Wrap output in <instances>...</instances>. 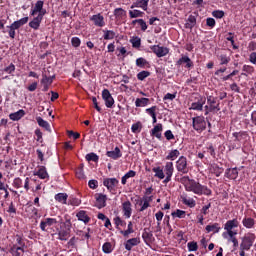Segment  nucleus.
Returning <instances> with one entry per match:
<instances>
[{"instance_id":"f257e3e1","label":"nucleus","mask_w":256,"mask_h":256,"mask_svg":"<svg viewBox=\"0 0 256 256\" xmlns=\"http://www.w3.org/2000/svg\"><path fill=\"white\" fill-rule=\"evenodd\" d=\"M180 183L184 185L185 190L194 193L195 195H211L212 191L205 185L190 179L189 176H184L180 178Z\"/></svg>"},{"instance_id":"f03ea898","label":"nucleus","mask_w":256,"mask_h":256,"mask_svg":"<svg viewBox=\"0 0 256 256\" xmlns=\"http://www.w3.org/2000/svg\"><path fill=\"white\" fill-rule=\"evenodd\" d=\"M152 171L155 173L154 177H157L158 179H164L163 183L167 184L169 181H171V177H173V162H168L165 165L164 170L158 166L152 168Z\"/></svg>"},{"instance_id":"7ed1b4c3","label":"nucleus","mask_w":256,"mask_h":256,"mask_svg":"<svg viewBox=\"0 0 256 256\" xmlns=\"http://www.w3.org/2000/svg\"><path fill=\"white\" fill-rule=\"evenodd\" d=\"M192 127L197 133H203L207 129V121L205 116L200 115L192 118Z\"/></svg>"},{"instance_id":"20e7f679","label":"nucleus","mask_w":256,"mask_h":256,"mask_svg":"<svg viewBox=\"0 0 256 256\" xmlns=\"http://www.w3.org/2000/svg\"><path fill=\"white\" fill-rule=\"evenodd\" d=\"M255 234L248 233L242 238V242L240 244L241 251H249L253 247V243H255Z\"/></svg>"},{"instance_id":"39448f33","label":"nucleus","mask_w":256,"mask_h":256,"mask_svg":"<svg viewBox=\"0 0 256 256\" xmlns=\"http://www.w3.org/2000/svg\"><path fill=\"white\" fill-rule=\"evenodd\" d=\"M207 103V98L198 95L195 97V101L191 103L189 111H203V106Z\"/></svg>"},{"instance_id":"423d86ee","label":"nucleus","mask_w":256,"mask_h":256,"mask_svg":"<svg viewBox=\"0 0 256 256\" xmlns=\"http://www.w3.org/2000/svg\"><path fill=\"white\" fill-rule=\"evenodd\" d=\"M102 99L105 102V106L108 109H113V106L115 105V99L111 95V92L109 91V89H104L102 91Z\"/></svg>"},{"instance_id":"0eeeda50","label":"nucleus","mask_w":256,"mask_h":256,"mask_svg":"<svg viewBox=\"0 0 256 256\" xmlns=\"http://www.w3.org/2000/svg\"><path fill=\"white\" fill-rule=\"evenodd\" d=\"M150 49L152 53H154V55H156V57H159V58L169 55V48L167 47L152 45L150 46Z\"/></svg>"},{"instance_id":"6e6552de","label":"nucleus","mask_w":256,"mask_h":256,"mask_svg":"<svg viewBox=\"0 0 256 256\" xmlns=\"http://www.w3.org/2000/svg\"><path fill=\"white\" fill-rule=\"evenodd\" d=\"M207 103L210 105V111H214V113H218V111H221V104L217 102V97L214 96H207Z\"/></svg>"},{"instance_id":"1a4fd4ad","label":"nucleus","mask_w":256,"mask_h":256,"mask_svg":"<svg viewBox=\"0 0 256 256\" xmlns=\"http://www.w3.org/2000/svg\"><path fill=\"white\" fill-rule=\"evenodd\" d=\"M199 14L197 12H194L193 14L189 15L186 19V23L184 24L185 29L193 30L195 25H197V17Z\"/></svg>"},{"instance_id":"9d476101","label":"nucleus","mask_w":256,"mask_h":256,"mask_svg":"<svg viewBox=\"0 0 256 256\" xmlns=\"http://www.w3.org/2000/svg\"><path fill=\"white\" fill-rule=\"evenodd\" d=\"M142 9V11H147L149 9V0H134L131 4L130 9Z\"/></svg>"},{"instance_id":"9b49d317","label":"nucleus","mask_w":256,"mask_h":256,"mask_svg":"<svg viewBox=\"0 0 256 256\" xmlns=\"http://www.w3.org/2000/svg\"><path fill=\"white\" fill-rule=\"evenodd\" d=\"M43 89L42 91L47 92L49 91V87H51V85H53V78H49V76H47V74L42 73V79L40 81Z\"/></svg>"},{"instance_id":"f8f14e48","label":"nucleus","mask_w":256,"mask_h":256,"mask_svg":"<svg viewBox=\"0 0 256 256\" xmlns=\"http://www.w3.org/2000/svg\"><path fill=\"white\" fill-rule=\"evenodd\" d=\"M96 207L98 209H103V207H107V195L105 194H96Z\"/></svg>"},{"instance_id":"ddd939ff","label":"nucleus","mask_w":256,"mask_h":256,"mask_svg":"<svg viewBox=\"0 0 256 256\" xmlns=\"http://www.w3.org/2000/svg\"><path fill=\"white\" fill-rule=\"evenodd\" d=\"M104 187H107L108 191H113L116 185H119V180L117 178H105L103 180Z\"/></svg>"},{"instance_id":"4468645a","label":"nucleus","mask_w":256,"mask_h":256,"mask_svg":"<svg viewBox=\"0 0 256 256\" xmlns=\"http://www.w3.org/2000/svg\"><path fill=\"white\" fill-rule=\"evenodd\" d=\"M53 225H57V219L46 218L40 222V229L41 231H47V227H53Z\"/></svg>"},{"instance_id":"2eb2a0df","label":"nucleus","mask_w":256,"mask_h":256,"mask_svg":"<svg viewBox=\"0 0 256 256\" xmlns=\"http://www.w3.org/2000/svg\"><path fill=\"white\" fill-rule=\"evenodd\" d=\"M185 65L186 69H191L193 68L194 64H193V60H191V58H189V56H185L183 55L177 62L176 65L181 66V65Z\"/></svg>"},{"instance_id":"dca6fc26","label":"nucleus","mask_w":256,"mask_h":256,"mask_svg":"<svg viewBox=\"0 0 256 256\" xmlns=\"http://www.w3.org/2000/svg\"><path fill=\"white\" fill-rule=\"evenodd\" d=\"M163 131V124H157L156 126H154V128L150 131V135L152 137H156V139H159V141H161V139H163V135L161 134Z\"/></svg>"},{"instance_id":"f3484780","label":"nucleus","mask_w":256,"mask_h":256,"mask_svg":"<svg viewBox=\"0 0 256 256\" xmlns=\"http://www.w3.org/2000/svg\"><path fill=\"white\" fill-rule=\"evenodd\" d=\"M96 27H105V17L101 14H95L90 18Z\"/></svg>"},{"instance_id":"a211bd4d","label":"nucleus","mask_w":256,"mask_h":256,"mask_svg":"<svg viewBox=\"0 0 256 256\" xmlns=\"http://www.w3.org/2000/svg\"><path fill=\"white\" fill-rule=\"evenodd\" d=\"M142 239L146 245L153 243V232L149 228H144Z\"/></svg>"},{"instance_id":"6ab92c4d","label":"nucleus","mask_w":256,"mask_h":256,"mask_svg":"<svg viewBox=\"0 0 256 256\" xmlns=\"http://www.w3.org/2000/svg\"><path fill=\"white\" fill-rule=\"evenodd\" d=\"M122 211H123L124 217H126V219L131 218V214L133 213V208H131V202L130 201L123 202Z\"/></svg>"},{"instance_id":"aec40b11","label":"nucleus","mask_w":256,"mask_h":256,"mask_svg":"<svg viewBox=\"0 0 256 256\" xmlns=\"http://www.w3.org/2000/svg\"><path fill=\"white\" fill-rule=\"evenodd\" d=\"M107 157H110V159L117 160L120 157H122L123 153H121V149L119 146H116L113 150L106 152Z\"/></svg>"},{"instance_id":"412c9836","label":"nucleus","mask_w":256,"mask_h":256,"mask_svg":"<svg viewBox=\"0 0 256 256\" xmlns=\"http://www.w3.org/2000/svg\"><path fill=\"white\" fill-rule=\"evenodd\" d=\"M139 243H141V240L139 238H131L125 242L124 247L126 251H131V249H133V247H137Z\"/></svg>"},{"instance_id":"4be33fe9","label":"nucleus","mask_w":256,"mask_h":256,"mask_svg":"<svg viewBox=\"0 0 256 256\" xmlns=\"http://www.w3.org/2000/svg\"><path fill=\"white\" fill-rule=\"evenodd\" d=\"M217 59L220 61V65H229L231 62V57L227 55L226 52H219L217 54Z\"/></svg>"},{"instance_id":"5701e85b","label":"nucleus","mask_w":256,"mask_h":256,"mask_svg":"<svg viewBox=\"0 0 256 256\" xmlns=\"http://www.w3.org/2000/svg\"><path fill=\"white\" fill-rule=\"evenodd\" d=\"M237 227H239V221L237 219L228 220L224 225V229L227 232L233 231Z\"/></svg>"},{"instance_id":"b1692460","label":"nucleus","mask_w":256,"mask_h":256,"mask_svg":"<svg viewBox=\"0 0 256 256\" xmlns=\"http://www.w3.org/2000/svg\"><path fill=\"white\" fill-rule=\"evenodd\" d=\"M113 14L117 21H121V19L127 17V11L123 8H115Z\"/></svg>"},{"instance_id":"393cba45","label":"nucleus","mask_w":256,"mask_h":256,"mask_svg":"<svg viewBox=\"0 0 256 256\" xmlns=\"http://www.w3.org/2000/svg\"><path fill=\"white\" fill-rule=\"evenodd\" d=\"M45 2L43 0H38L35 5L34 8L30 11V15L32 17H35V15H37L38 11H41L42 8L44 7Z\"/></svg>"},{"instance_id":"a878e982","label":"nucleus","mask_w":256,"mask_h":256,"mask_svg":"<svg viewBox=\"0 0 256 256\" xmlns=\"http://www.w3.org/2000/svg\"><path fill=\"white\" fill-rule=\"evenodd\" d=\"M23 117H25V110L23 109H20L17 112L11 113L9 115V119H11V121H19L23 119Z\"/></svg>"},{"instance_id":"bb28decb","label":"nucleus","mask_w":256,"mask_h":256,"mask_svg":"<svg viewBox=\"0 0 256 256\" xmlns=\"http://www.w3.org/2000/svg\"><path fill=\"white\" fill-rule=\"evenodd\" d=\"M136 66L140 69H149L151 67V64H149V61H147V59L140 57L136 59Z\"/></svg>"},{"instance_id":"cd10ccee","label":"nucleus","mask_w":256,"mask_h":256,"mask_svg":"<svg viewBox=\"0 0 256 256\" xmlns=\"http://www.w3.org/2000/svg\"><path fill=\"white\" fill-rule=\"evenodd\" d=\"M78 221H82L83 223L87 224L91 221V218L87 215L85 210H81L76 214Z\"/></svg>"},{"instance_id":"c85d7f7f","label":"nucleus","mask_w":256,"mask_h":256,"mask_svg":"<svg viewBox=\"0 0 256 256\" xmlns=\"http://www.w3.org/2000/svg\"><path fill=\"white\" fill-rule=\"evenodd\" d=\"M34 175H37L39 179H47L49 177V174L47 173V169L45 166H41L34 172Z\"/></svg>"},{"instance_id":"c756f323","label":"nucleus","mask_w":256,"mask_h":256,"mask_svg":"<svg viewBox=\"0 0 256 256\" xmlns=\"http://www.w3.org/2000/svg\"><path fill=\"white\" fill-rule=\"evenodd\" d=\"M43 20H41V18H38L37 16L34 17L30 22H29V27L31 29H34V31L39 30V28L41 27V22Z\"/></svg>"},{"instance_id":"7c9ffc66","label":"nucleus","mask_w":256,"mask_h":256,"mask_svg":"<svg viewBox=\"0 0 256 256\" xmlns=\"http://www.w3.org/2000/svg\"><path fill=\"white\" fill-rule=\"evenodd\" d=\"M55 201L58 203H62V205H67V199H69V195L67 193H58L54 197Z\"/></svg>"},{"instance_id":"2f4dec72","label":"nucleus","mask_w":256,"mask_h":256,"mask_svg":"<svg viewBox=\"0 0 256 256\" xmlns=\"http://www.w3.org/2000/svg\"><path fill=\"white\" fill-rule=\"evenodd\" d=\"M129 17L130 19H138V17H145V12L141 10H137L133 8V10H129Z\"/></svg>"},{"instance_id":"473e14b6","label":"nucleus","mask_w":256,"mask_h":256,"mask_svg":"<svg viewBox=\"0 0 256 256\" xmlns=\"http://www.w3.org/2000/svg\"><path fill=\"white\" fill-rule=\"evenodd\" d=\"M242 76L243 77H247V75H253L255 73V67L251 66V65H247L245 64L243 67H242Z\"/></svg>"},{"instance_id":"72a5a7b5","label":"nucleus","mask_w":256,"mask_h":256,"mask_svg":"<svg viewBox=\"0 0 256 256\" xmlns=\"http://www.w3.org/2000/svg\"><path fill=\"white\" fill-rule=\"evenodd\" d=\"M242 225H244L246 229H253L255 227V219L246 217L242 220Z\"/></svg>"},{"instance_id":"f704fd0d","label":"nucleus","mask_w":256,"mask_h":256,"mask_svg":"<svg viewBox=\"0 0 256 256\" xmlns=\"http://www.w3.org/2000/svg\"><path fill=\"white\" fill-rule=\"evenodd\" d=\"M151 103V100L149 98H137L135 101L136 107H147Z\"/></svg>"},{"instance_id":"c9c22d12","label":"nucleus","mask_w":256,"mask_h":256,"mask_svg":"<svg viewBox=\"0 0 256 256\" xmlns=\"http://www.w3.org/2000/svg\"><path fill=\"white\" fill-rule=\"evenodd\" d=\"M102 31L104 33L103 39L105 41H111L113 40L114 37H117V34L113 30H102Z\"/></svg>"},{"instance_id":"e433bc0d","label":"nucleus","mask_w":256,"mask_h":256,"mask_svg":"<svg viewBox=\"0 0 256 256\" xmlns=\"http://www.w3.org/2000/svg\"><path fill=\"white\" fill-rule=\"evenodd\" d=\"M36 121H37L39 127H43V129H45L46 131H51V125H49V122L45 121L41 117H37Z\"/></svg>"},{"instance_id":"4c0bfd02","label":"nucleus","mask_w":256,"mask_h":256,"mask_svg":"<svg viewBox=\"0 0 256 256\" xmlns=\"http://www.w3.org/2000/svg\"><path fill=\"white\" fill-rule=\"evenodd\" d=\"M10 253L13 256H22L25 253V250L21 247H17V245H13L10 249Z\"/></svg>"},{"instance_id":"58836bf2","label":"nucleus","mask_w":256,"mask_h":256,"mask_svg":"<svg viewBox=\"0 0 256 256\" xmlns=\"http://www.w3.org/2000/svg\"><path fill=\"white\" fill-rule=\"evenodd\" d=\"M206 231H207V233H211L212 231H213V233H219V231H221V226H219V223L207 225Z\"/></svg>"},{"instance_id":"ea45409f","label":"nucleus","mask_w":256,"mask_h":256,"mask_svg":"<svg viewBox=\"0 0 256 256\" xmlns=\"http://www.w3.org/2000/svg\"><path fill=\"white\" fill-rule=\"evenodd\" d=\"M140 205H142L141 208L139 209L140 212H143L146 209H149V207H151V204H149V197L144 196L140 201Z\"/></svg>"},{"instance_id":"a19ab883","label":"nucleus","mask_w":256,"mask_h":256,"mask_svg":"<svg viewBox=\"0 0 256 256\" xmlns=\"http://www.w3.org/2000/svg\"><path fill=\"white\" fill-rule=\"evenodd\" d=\"M177 170L181 173H188L187 161H177Z\"/></svg>"},{"instance_id":"79ce46f5","label":"nucleus","mask_w":256,"mask_h":256,"mask_svg":"<svg viewBox=\"0 0 256 256\" xmlns=\"http://www.w3.org/2000/svg\"><path fill=\"white\" fill-rule=\"evenodd\" d=\"M135 175H137V172L130 170L128 171L121 180L122 185H126L127 184V179H131V177H135Z\"/></svg>"},{"instance_id":"37998d69","label":"nucleus","mask_w":256,"mask_h":256,"mask_svg":"<svg viewBox=\"0 0 256 256\" xmlns=\"http://www.w3.org/2000/svg\"><path fill=\"white\" fill-rule=\"evenodd\" d=\"M121 235H123L124 237H129V235H131V233H135V230H133V222H129L128 223V229L125 231H120Z\"/></svg>"},{"instance_id":"c03bdc74","label":"nucleus","mask_w":256,"mask_h":256,"mask_svg":"<svg viewBox=\"0 0 256 256\" xmlns=\"http://www.w3.org/2000/svg\"><path fill=\"white\" fill-rule=\"evenodd\" d=\"M179 155H181V152H179V150L175 149L172 150L166 157V159L170 160V161H175V159H177V157H179Z\"/></svg>"},{"instance_id":"a18cd8bd","label":"nucleus","mask_w":256,"mask_h":256,"mask_svg":"<svg viewBox=\"0 0 256 256\" xmlns=\"http://www.w3.org/2000/svg\"><path fill=\"white\" fill-rule=\"evenodd\" d=\"M227 175L229 179H237L239 172L237 171V168H229L227 169Z\"/></svg>"},{"instance_id":"49530a36","label":"nucleus","mask_w":256,"mask_h":256,"mask_svg":"<svg viewBox=\"0 0 256 256\" xmlns=\"http://www.w3.org/2000/svg\"><path fill=\"white\" fill-rule=\"evenodd\" d=\"M182 203L190 208H193L196 205V202L193 198L188 199L187 197H182Z\"/></svg>"},{"instance_id":"de8ad7c7","label":"nucleus","mask_w":256,"mask_h":256,"mask_svg":"<svg viewBox=\"0 0 256 256\" xmlns=\"http://www.w3.org/2000/svg\"><path fill=\"white\" fill-rule=\"evenodd\" d=\"M150 76H151V72L143 70L137 74V79L138 81H145V79H147V77H150Z\"/></svg>"},{"instance_id":"09e8293b","label":"nucleus","mask_w":256,"mask_h":256,"mask_svg":"<svg viewBox=\"0 0 256 256\" xmlns=\"http://www.w3.org/2000/svg\"><path fill=\"white\" fill-rule=\"evenodd\" d=\"M58 239L60 241H67L69 239V231L67 230H61L58 232Z\"/></svg>"},{"instance_id":"8fccbe9b","label":"nucleus","mask_w":256,"mask_h":256,"mask_svg":"<svg viewBox=\"0 0 256 256\" xmlns=\"http://www.w3.org/2000/svg\"><path fill=\"white\" fill-rule=\"evenodd\" d=\"M102 251L106 254L113 253V245L110 242H105L102 246Z\"/></svg>"},{"instance_id":"3c124183","label":"nucleus","mask_w":256,"mask_h":256,"mask_svg":"<svg viewBox=\"0 0 256 256\" xmlns=\"http://www.w3.org/2000/svg\"><path fill=\"white\" fill-rule=\"evenodd\" d=\"M68 205H72L73 207H79V205H81V199L70 196Z\"/></svg>"},{"instance_id":"603ef678","label":"nucleus","mask_w":256,"mask_h":256,"mask_svg":"<svg viewBox=\"0 0 256 256\" xmlns=\"http://www.w3.org/2000/svg\"><path fill=\"white\" fill-rule=\"evenodd\" d=\"M232 135L233 137H235L234 143H240L241 137H245V135H247V132H234Z\"/></svg>"},{"instance_id":"864d4df0","label":"nucleus","mask_w":256,"mask_h":256,"mask_svg":"<svg viewBox=\"0 0 256 256\" xmlns=\"http://www.w3.org/2000/svg\"><path fill=\"white\" fill-rule=\"evenodd\" d=\"M86 161H99V155H97L95 152L88 153L85 156Z\"/></svg>"},{"instance_id":"5fc2aeb1","label":"nucleus","mask_w":256,"mask_h":256,"mask_svg":"<svg viewBox=\"0 0 256 256\" xmlns=\"http://www.w3.org/2000/svg\"><path fill=\"white\" fill-rule=\"evenodd\" d=\"M185 211L177 209L176 211L172 212V217H178V219H184L185 218Z\"/></svg>"},{"instance_id":"6e6d98bb","label":"nucleus","mask_w":256,"mask_h":256,"mask_svg":"<svg viewBox=\"0 0 256 256\" xmlns=\"http://www.w3.org/2000/svg\"><path fill=\"white\" fill-rule=\"evenodd\" d=\"M114 223H115L117 228L119 226L120 227H125V225H127V222H125V220H122L121 217H119V216L114 218Z\"/></svg>"},{"instance_id":"4d7b16f0","label":"nucleus","mask_w":256,"mask_h":256,"mask_svg":"<svg viewBox=\"0 0 256 256\" xmlns=\"http://www.w3.org/2000/svg\"><path fill=\"white\" fill-rule=\"evenodd\" d=\"M141 122H137L132 124L131 131L132 133H141Z\"/></svg>"},{"instance_id":"13d9d810","label":"nucleus","mask_w":256,"mask_h":256,"mask_svg":"<svg viewBox=\"0 0 256 256\" xmlns=\"http://www.w3.org/2000/svg\"><path fill=\"white\" fill-rule=\"evenodd\" d=\"M235 235H237V231H233V230H230L228 232H223L222 234L224 239H227V237H229V239L236 238Z\"/></svg>"},{"instance_id":"bf43d9fd","label":"nucleus","mask_w":256,"mask_h":256,"mask_svg":"<svg viewBox=\"0 0 256 256\" xmlns=\"http://www.w3.org/2000/svg\"><path fill=\"white\" fill-rule=\"evenodd\" d=\"M215 19H223L225 17V12L222 10H215L212 12Z\"/></svg>"},{"instance_id":"052dcab7","label":"nucleus","mask_w":256,"mask_h":256,"mask_svg":"<svg viewBox=\"0 0 256 256\" xmlns=\"http://www.w3.org/2000/svg\"><path fill=\"white\" fill-rule=\"evenodd\" d=\"M71 45L72 47H81V39L79 37H72L71 39Z\"/></svg>"},{"instance_id":"680f3d73","label":"nucleus","mask_w":256,"mask_h":256,"mask_svg":"<svg viewBox=\"0 0 256 256\" xmlns=\"http://www.w3.org/2000/svg\"><path fill=\"white\" fill-rule=\"evenodd\" d=\"M156 111H157V106H152V107L147 108V109L145 110V112H146L148 115H150V117H155V115H157Z\"/></svg>"},{"instance_id":"e2e57ef3","label":"nucleus","mask_w":256,"mask_h":256,"mask_svg":"<svg viewBox=\"0 0 256 256\" xmlns=\"http://www.w3.org/2000/svg\"><path fill=\"white\" fill-rule=\"evenodd\" d=\"M187 247H188V251H197V249H199V246L197 245V242L195 241H192V242H189L187 244Z\"/></svg>"},{"instance_id":"0e129e2a","label":"nucleus","mask_w":256,"mask_h":256,"mask_svg":"<svg viewBox=\"0 0 256 256\" xmlns=\"http://www.w3.org/2000/svg\"><path fill=\"white\" fill-rule=\"evenodd\" d=\"M132 43V47H134L135 49H139V47H141V38L136 37L135 39L131 40Z\"/></svg>"},{"instance_id":"69168bd1","label":"nucleus","mask_w":256,"mask_h":256,"mask_svg":"<svg viewBox=\"0 0 256 256\" xmlns=\"http://www.w3.org/2000/svg\"><path fill=\"white\" fill-rule=\"evenodd\" d=\"M164 137L167 139V141H173V139H175V135H173V132L171 130H167L164 133Z\"/></svg>"},{"instance_id":"338daca9","label":"nucleus","mask_w":256,"mask_h":256,"mask_svg":"<svg viewBox=\"0 0 256 256\" xmlns=\"http://www.w3.org/2000/svg\"><path fill=\"white\" fill-rule=\"evenodd\" d=\"M5 73H8L9 75H11V73H15V64L11 63L9 66H7L4 69Z\"/></svg>"},{"instance_id":"774afa93","label":"nucleus","mask_w":256,"mask_h":256,"mask_svg":"<svg viewBox=\"0 0 256 256\" xmlns=\"http://www.w3.org/2000/svg\"><path fill=\"white\" fill-rule=\"evenodd\" d=\"M249 61L250 63H252L253 65H256V52H252L249 55Z\"/></svg>"}]
</instances>
